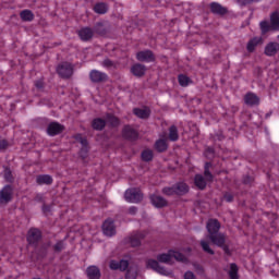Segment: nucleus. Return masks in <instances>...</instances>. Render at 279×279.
<instances>
[{
	"label": "nucleus",
	"mask_w": 279,
	"mask_h": 279,
	"mask_svg": "<svg viewBox=\"0 0 279 279\" xmlns=\"http://www.w3.org/2000/svg\"><path fill=\"white\" fill-rule=\"evenodd\" d=\"M206 229L208 234L204 240H201V246L206 254L213 256L215 251L210 248V243L217 245V247H223L226 245V234L219 232V230H221V223H219L217 219L208 220Z\"/></svg>",
	"instance_id": "obj_1"
},
{
	"label": "nucleus",
	"mask_w": 279,
	"mask_h": 279,
	"mask_svg": "<svg viewBox=\"0 0 279 279\" xmlns=\"http://www.w3.org/2000/svg\"><path fill=\"white\" fill-rule=\"evenodd\" d=\"M157 260L159 263H166L167 265H169L173 263V260H180L181 263H184V260H186V257L178 251H170L169 253L158 255Z\"/></svg>",
	"instance_id": "obj_2"
},
{
	"label": "nucleus",
	"mask_w": 279,
	"mask_h": 279,
	"mask_svg": "<svg viewBox=\"0 0 279 279\" xmlns=\"http://www.w3.org/2000/svg\"><path fill=\"white\" fill-rule=\"evenodd\" d=\"M124 199L131 204H138V202H143V192L134 187L129 189L124 193Z\"/></svg>",
	"instance_id": "obj_3"
},
{
	"label": "nucleus",
	"mask_w": 279,
	"mask_h": 279,
	"mask_svg": "<svg viewBox=\"0 0 279 279\" xmlns=\"http://www.w3.org/2000/svg\"><path fill=\"white\" fill-rule=\"evenodd\" d=\"M57 73L60 75V77L69 78L71 75H73V65L69 62H63L58 65Z\"/></svg>",
	"instance_id": "obj_4"
},
{
	"label": "nucleus",
	"mask_w": 279,
	"mask_h": 279,
	"mask_svg": "<svg viewBox=\"0 0 279 279\" xmlns=\"http://www.w3.org/2000/svg\"><path fill=\"white\" fill-rule=\"evenodd\" d=\"M89 80L94 84H99L101 82H108V74H106L99 70H92L89 73Z\"/></svg>",
	"instance_id": "obj_5"
},
{
	"label": "nucleus",
	"mask_w": 279,
	"mask_h": 279,
	"mask_svg": "<svg viewBox=\"0 0 279 279\" xmlns=\"http://www.w3.org/2000/svg\"><path fill=\"white\" fill-rule=\"evenodd\" d=\"M102 232L106 236H114V234H117V227L114 226V221H112V219H107L102 223Z\"/></svg>",
	"instance_id": "obj_6"
},
{
	"label": "nucleus",
	"mask_w": 279,
	"mask_h": 279,
	"mask_svg": "<svg viewBox=\"0 0 279 279\" xmlns=\"http://www.w3.org/2000/svg\"><path fill=\"white\" fill-rule=\"evenodd\" d=\"M147 267H149L150 269H154V271H157V274H160L161 276H170L171 271L165 269V267H161L160 264H158L157 260L154 259H149L147 262Z\"/></svg>",
	"instance_id": "obj_7"
},
{
	"label": "nucleus",
	"mask_w": 279,
	"mask_h": 279,
	"mask_svg": "<svg viewBox=\"0 0 279 279\" xmlns=\"http://www.w3.org/2000/svg\"><path fill=\"white\" fill-rule=\"evenodd\" d=\"M136 58L140 62H154L156 57L151 50H143L136 53Z\"/></svg>",
	"instance_id": "obj_8"
},
{
	"label": "nucleus",
	"mask_w": 279,
	"mask_h": 279,
	"mask_svg": "<svg viewBox=\"0 0 279 279\" xmlns=\"http://www.w3.org/2000/svg\"><path fill=\"white\" fill-rule=\"evenodd\" d=\"M77 34L83 43H88V40H93V36H95V31H93L90 27H84L81 28Z\"/></svg>",
	"instance_id": "obj_9"
},
{
	"label": "nucleus",
	"mask_w": 279,
	"mask_h": 279,
	"mask_svg": "<svg viewBox=\"0 0 279 279\" xmlns=\"http://www.w3.org/2000/svg\"><path fill=\"white\" fill-rule=\"evenodd\" d=\"M47 132L49 136H57V134H62V132H64V125L58 122H51L47 128Z\"/></svg>",
	"instance_id": "obj_10"
},
{
	"label": "nucleus",
	"mask_w": 279,
	"mask_h": 279,
	"mask_svg": "<svg viewBox=\"0 0 279 279\" xmlns=\"http://www.w3.org/2000/svg\"><path fill=\"white\" fill-rule=\"evenodd\" d=\"M41 239L40 230L38 229H31L28 231L27 241L29 245H38V241Z\"/></svg>",
	"instance_id": "obj_11"
},
{
	"label": "nucleus",
	"mask_w": 279,
	"mask_h": 279,
	"mask_svg": "<svg viewBox=\"0 0 279 279\" xmlns=\"http://www.w3.org/2000/svg\"><path fill=\"white\" fill-rule=\"evenodd\" d=\"M12 199V186L7 185L0 191V204H8Z\"/></svg>",
	"instance_id": "obj_12"
},
{
	"label": "nucleus",
	"mask_w": 279,
	"mask_h": 279,
	"mask_svg": "<svg viewBox=\"0 0 279 279\" xmlns=\"http://www.w3.org/2000/svg\"><path fill=\"white\" fill-rule=\"evenodd\" d=\"M122 136L128 141H136V138H138V132L132 129V126L126 125L122 131Z\"/></svg>",
	"instance_id": "obj_13"
},
{
	"label": "nucleus",
	"mask_w": 279,
	"mask_h": 279,
	"mask_svg": "<svg viewBox=\"0 0 279 279\" xmlns=\"http://www.w3.org/2000/svg\"><path fill=\"white\" fill-rule=\"evenodd\" d=\"M279 51V44L278 43H269L266 45L264 53L265 56H268L269 58L276 56V53H278Z\"/></svg>",
	"instance_id": "obj_14"
},
{
	"label": "nucleus",
	"mask_w": 279,
	"mask_h": 279,
	"mask_svg": "<svg viewBox=\"0 0 279 279\" xmlns=\"http://www.w3.org/2000/svg\"><path fill=\"white\" fill-rule=\"evenodd\" d=\"M244 102L246 104V106H258L260 104V98H258V96H256V94L254 93H247L244 96Z\"/></svg>",
	"instance_id": "obj_15"
},
{
	"label": "nucleus",
	"mask_w": 279,
	"mask_h": 279,
	"mask_svg": "<svg viewBox=\"0 0 279 279\" xmlns=\"http://www.w3.org/2000/svg\"><path fill=\"white\" fill-rule=\"evenodd\" d=\"M145 236H147V232L145 231L136 232L135 234L131 235L130 243L132 247H138V245H141V240L145 239Z\"/></svg>",
	"instance_id": "obj_16"
},
{
	"label": "nucleus",
	"mask_w": 279,
	"mask_h": 279,
	"mask_svg": "<svg viewBox=\"0 0 279 279\" xmlns=\"http://www.w3.org/2000/svg\"><path fill=\"white\" fill-rule=\"evenodd\" d=\"M150 202L156 208H165V206H167V199L160 195H151Z\"/></svg>",
	"instance_id": "obj_17"
},
{
	"label": "nucleus",
	"mask_w": 279,
	"mask_h": 279,
	"mask_svg": "<svg viewBox=\"0 0 279 279\" xmlns=\"http://www.w3.org/2000/svg\"><path fill=\"white\" fill-rule=\"evenodd\" d=\"M133 114H135V117H137L138 119H149L151 111L147 107L135 108L133 109Z\"/></svg>",
	"instance_id": "obj_18"
},
{
	"label": "nucleus",
	"mask_w": 279,
	"mask_h": 279,
	"mask_svg": "<svg viewBox=\"0 0 279 279\" xmlns=\"http://www.w3.org/2000/svg\"><path fill=\"white\" fill-rule=\"evenodd\" d=\"M146 71H147V68L141 63H136L131 68V73H133L135 77H143Z\"/></svg>",
	"instance_id": "obj_19"
},
{
	"label": "nucleus",
	"mask_w": 279,
	"mask_h": 279,
	"mask_svg": "<svg viewBox=\"0 0 279 279\" xmlns=\"http://www.w3.org/2000/svg\"><path fill=\"white\" fill-rule=\"evenodd\" d=\"M210 10L213 14H219L220 16H223V14H228V9L217 2H213L210 4Z\"/></svg>",
	"instance_id": "obj_20"
},
{
	"label": "nucleus",
	"mask_w": 279,
	"mask_h": 279,
	"mask_svg": "<svg viewBox=\"0 0 279 279\" xmlns=\"http://www.w3.org/2000/svg\"><path fill=\"white\" fill-rule=\"evenodd\" d=\"M129 265L130 264L125 259H122L120 262L111 260L110 262V269H120V271H125L128 269Z\"/></svg>",
	"instance_id": "obj_21"
},
{
	"label": "nucleus",
	"mask_w": 279,
	"mask_h": 279,
	"mask_svg": "<svg viewBox=\"0 0 279 279\" xmlns=\"http://www.w3.org/2000/svg\"><path fill=\"white\" fill-rule=\"evenodd\" d=\"M262 40H263V38H260V37H254V38L250 39V41L246 45V50L248 51V53H254V51L256 50V47H258V45H260Z\"/></svg>",
	"instance_id": "obj_22"
},
{
	"label": "nucleus",
	"mask_w": 279,
	"mask_h": 279,
	"mask_svg": "<svg viewBox=\"0 0 279 279\" xmlns=\"http://www.w3.org/2000/svg\"><path fill=\"white\" fill-rule=\"evenodd\" d=\"M88 279H99L101 278V271L97 268V266H89L86 269Z\"/></svg>",
	"instance_id": "obj_23"
},
{
	"label": "nucleus",
	"mask_w": 279,
	"mask_h": 279,
	"mask_svg": "<svg viewBox=\"0 0 279 279\" xmlns=\"http://www.w3.org/2000/svg\"><path fill=\"white\" fill-rule=\"evenodd\" d=\"M270 25L272 32L279 31V12H275L270 15Z\"/></svg>",
	"instance_id": "obj_24"
},
{
	"label": "nucleus",
	"mask_w": 279,
	"mask_h": 279,
	"mask_svg": "<svg viewBox=\"0 0 279 279\" xmlns=\"http://www.w3.org/2000/svg\"><path fill=\"white\" fill-rule=\"evenodd\" d=\"M101 66H104V69H108V71H114V69H117L119 64L117 63V61H112L109 58H107L101 61Z\"/></svg>",
	"instance_id": "obj_25"
},
{
	"label": "nucleus",
	"mask_w": 279,
	"mask_h": 279,
	"mask_svg": "<svg viewBox=\"0 0 279 279\" xmlns=\"http://www.w3.org/2000/svg\"><path fill=\"white\" fill-rule=\"evenodd\" d=\"M36 182H37V184H40V185H43V184H52L53 179L49 174H41V175H38L36 178Z\"/></svg>",
	"instance_id": "obj_26"
},
{
	"label": "nucleus",
	"mask_w": 279,
	"mask_h": 279,
	"mask_svg": "<svg viewBox=\"0 0 279 279\" xmlns=\"http://www.w3.org/2000/svg\"><path fill=\"white\" fill-rule=\"evenodd\" d=\"M92 128L94 130H98V131L104 130V128H106V120H104L101 118L94 119L92 122Z\"/></svg>",
	"instance_id": "obj_27"
},
{
	"label": "nucleus",
	"mask_w": 279,
	"mask_h": 279,
	"mask_svg": "<svg viewBox=\"0 0 279 279\" xmlns=\"http://www.w3.org/2000/svg\"><path fill=\"white\" fill-rule=\"evenodd\" d=\"M174 191L177 192V195H186V193H189V185H186V183H177L174 185Z\"/></svg>",
	"instance_id": "obj_28"
},
{
	"label": "nucleus",
	"mask_w": 279,
	"mask_h": 279,
	"mask_svg": "<svg viewBox=\"0 0 279 279\" xmlns=\"http://www.w3.org/2000/svg\"><path fill=\"white\" fill-rule=\"evenodd\" d=\"M195 185L204 191L206 189V179L202 174H196L194 179Z\"/></svg>",
	"instance_id": "obj_29"
},
{
	"label": "nucleus",
	"mask_w": 279,
	"mask_h": 279,
	"mask_svg": "<svg viewBox=\"0 0 279 279\" xmlns=\"http://www.w3.org/2000/svg\"><path fill=\"white\" fill-rule=\"evenodd\" d=\"M94 11L96 12V14H106V12H108V4L99 2L95 4Z\"/></svg>",
	"instance_id": "obj_30"
},
{
	"label": "nucleus",
	"mask_w": 279,
	"mask_h": 279,
	"mask_svg": "<svg viewBox=\"0 0 279 279\" xmlns=\"http://www.w3.org/2000/svg\"><path fill=\"white\" fill-rule=\"evenodd\" d=\"M178 138H180V135L178 134V126L171 125L169 129V140L175 142Z\"/></svg>",
	"instance_id": "obj_31"
},
{
	"label": "nucleus",
	"mask_w": 279,
	"mask_h": 279,
	"mask_svg": "<svg viewBox=\"0 0 279 279\" xmlns=\"http://www.w3.org/2000/svg\"><path fill=\"white\" fill-rule=\"evenodd\" d=\"M22 21L31 22L34 21V13L29 10H24L20 13Z\"/></svg>",
	"instance_id": "obj_32"
},
{
	"label": "nucleus",
	"mask_w": 279,
	"mask_h": 279,
	"mask_svg": "<svg viewBox=\"0 0 279 279\" xmlns=\"http://www.w3.org/2000/svg\"><path fill=\"white\" fill-rule=\"evenodd\" d=\"M142 160H144L145 162L154 160V151L151 149H145L144 151H142Z\"/></svg>",
	"instance_id": "obj_33"
},
{
	"label": "nucleus",
	"mask_w": 279,
	"mask_h": 279,
	"mask_svg": "<svg viewBox=\"0 0 279 279\" xmlns=\"http://www.w3.org/2000/svg\"><path fill=\"white\" fill-rule=\"evenodd\" d=\"M167 141L165 140H158L156 143H155V148L157 149V151H167Z\"/></svg>",
	"instance_id": "obj_34"
},
{
	"label": "nucleus",
	"mask_w": 279,
	"mask_h": 279,
	"mask_svg": "<svg viewBox=\"0 0 279 279\" xmlns=\"http://www.w3.org/2000/svg\"><path fill=\"white\" fill-rule=\"evenodd\" d=\"M229 276L231 279H239V267L236 264L230 265Z\"/></svg>",
	"instance_id": "obj_35"
},
{
	"label": "nucleus",
	"mask_w": 279,
	"mask_h": 279,
	"mask_svg": "<svg viewBox=\"0 0 279 279\" xmlns=\"http://www.w3.org/2000/svg\"><path fill=\"white\" fill-rule=\"evenodd\" d=\"M137 274H138V268L136 266H131L126 272L125 278L126 279H136Z\"/></svg>",
	"instance_id": "obj_36"
},
{
	"label": "nucleus",
	"mask_w": 279,
	"mask_h": 279,
	"mask_svg": "<svg viewBox=\"0 0 279 279\" xmlns=\"http://www.w3.org/2000/svg\"><path fill=\"white\" fill-rule=\"evenodd\" d=\"M106 123H109V125H111L112 128H117V125H119L120 121L118 120L117 117H114L112 114H107Z\"/></svg>",
	"instance_id": "obj_37"
},
{
	"label": "nucleus",
	"mask_w": 279,
	"mask_h": 279,
	"mask_svg": "<svg viewBox=\"0 0 279 279\" xmlns=\"http://www.w3.org/2000/svg\"><path fill=\"white\" fill-rule=\"evenodd\" d=\"M259 27H260L263 36H265V34H267V32H271V24H269L267 21H262L259 23Z\"/></svg>",
	"instance_id": "obj_38"
},
{
	"label": "nucleus",
	"mask_w": 279,
	"mask_h": 279,
	"mask_svg": "<svg viewBox=\"0 0 279 279\" xmlns=\"http://www.w3.org/2000/svg\"><path fill=\"white\" fill-rule=\"evenodd\" d=\"M179 84L180 86H189L191 84V78L189 76L181 74L179 75Z\"/></svg>",
	"instance_id": "obj_39"
},
{
	"label": "nucleus",
	"mask_w": 279,
	"mask_h": 279,
	"mask_svg": "<svg viewBox=\"0 0 279 279\" xmlns=\"http://www.w3.org/2000/svg\"><path fill=\"white\" fill-rule=\"evenodd\" d=\"M94 32L100 36H104V34H106V26H104L102 23H97L94 27Z\"/></svg>",
	"instance_id": "obj_40"
},
{
	"label": "nucleus",
	"mask_w": 279,
	"mask_h": 279,
	"mask_svg": "<svg viewBox=\"0 0 279 279\" xmlns=\"http://www.w3.org/2000/svg\"><path fill=\"white\" fill-rule=\"evenodd\" d=\"M208 169H210V163L207 162L205 165V178H206L207 182H211L213 174L210 173V170H208Z\"/></svg>",
	"instance_id": "obj_41"
},
{
	"label": "nucleus",
	"mask_w": 279,
	"mask_h": 279,
	"mask_svg": "<svg viewBox=\"0 0 279 279\" xmlns=\"http://www.w3.org/2000/svg\"><path fill=\"white\" fill-rule=\"evenodd\" d=\"M162 193L163 195H177L175 185H173L172 187H163Z\"/></svg>",
	"instance_id": "obj_42"
},
{
	"label": "nucleus",
	"mask_w": 279,
	"mask_h": 279,
	"mask_svg": "<svg viewBox=\"0 0 279 279\" xmlns=\"http://www.w3.org/2000/svg\"><path fill=\"white\" fill-rule=\"evenodd\" d=\"M64 250V241H59L54 245V252H62Z\"/></svg>",
	"instance_id": "obj_43"
},
{
	"label": "nucleus",
	"mask_w": 279,
	"mask_h": 279,
	"mask_svg": "<svg viewBox=\"0 0 279 279\" xmlns=\"http://www.w3.org/2000/svg\"><path fill=\"white\" fill-rule=\"evenodd\" d=\"M4 179L7 180V182H12L13 178H12V172L10 171V169L4 170Z\"/></svg>",
	"instance_id": "obj_44"
},
{
	"label": "nucleus",
	"mask_w": 279,
	"mask_h": 279,
	"mask_svg": "<svg viewBox=\"0 0 279 279\" xmlns=\"http://www.w3.org/2000/svg\"><path fill=\"white\" fill-rule=\"evenodd\" d=\"M205 156H207V158H213V156H215V149L207 148L205 151Z\"/></svg>",
	"instance_id": "obj_45"
},
{
	"label": "nucleus",
	"mask_w": 279,
	"mask_h": 279,
	"mask_svg": "<svg viewBox=\"0 0 279 279\" xmlns=\"http://www.w3.org/2000/svg\"><path fill=\"white\" fill-rule=\"evenodd\" d=\"M136 213H138V208L136 206L129 208V215H136Z\"/></svg>",
	"instance_id": "obj_46"
},
{
	"label": "nucleus",
	"mask_w": 279,
	"mask_h": 279,
	"mask_svg": "<svg viewBox=\"0 0 279 279\" xmlns=\"http://www.w3.org/2000/svg\"><path fill=\"white\" fill-rule=\"evenodd\" d=\"M184 279H195V275L192 271H186L184 274Z\"/></svg>",
	"instance_id": "obj_47"
},
{
	"label": "nucleus",
	"mask_w": 279,
	"mask_h": 279,
	"mask_svg": "<svg viewBox=\"0 0 279 279\" xmlns=\"http://www.w3.org/2000/svg\"><path fill=\"white\" fill-rule=\"evenodd\" d=\"M223 199L226 202H232L234 199V196H232V194L227 193V194H225Z\"/></svg>",
	"instance_id": "obj_48"
},
{
	"label": "nucleus",
	"mask_w": 279,
	"mask_h": 279,
	"mask_svg": "<svg viewBox=\"0 0 279 279\" xmlns=\"http://www.w3.org/2000/svg\"><path fill=\"white\" fill-rule=\"evenodd\" d=\"M88 156V148H82L81 149V157L84 159Z\"/></svg>",
	"instance_id": "obj_49"
},
{
	"label": "nucleus",
	"mask_w": 279,
	"mask_h": 279,
	"mask_svg": "<svg viewBox=\"0 0 279 279\" xmlns=\"http://www.w3.org/2000/svg\"><path fill=\"white\" fill-rule=\"evenodd\" d=\"M240 5H247V3H252L254 0H236Z\"/></svg>",
	"instance_id": "obj_50"
},
{
	"label": "nucleus",
	"mask_w": 279,
	"mask_h": 279,
	"mask_svg": "<svg viewBox=\"0 0 279 279\" xmlns=\"http://www.w3.org/2000/svg\"><path fill=\"white\" fill-rule=\"evenodd\" d=\"M80 143L83 145V148H86V146L88 145V141H86V138L80 136Z\"/></svg>",
	"instance_id": "obj_51"
},
{
	"label": "nucleus",
	"mask_w": 279,
	"mask_h": 279,
	"mask_svg": "<svg viewBox=\"0 0 279 279\" xmlns=\"http://www.w3.org/2000/svg\"><path fill=\"white\" fill-rule=\"evenodd\" d=\"M35 86L36 88H43V86H45V83L43 81H36Z\"/></svg>",
	"instance_id": "obj_52"
},
{
	"label": "nucleus",
	"mask_w": 279,
	"mask_h": 279,
	"mask_svg": "<svg viewBox=\"0 0 279 279\" xmlns=\"http://www.w3.org/2000/svg\"><path fill=\"white\" fill-rule=\"evenodd\" d=\"M8 146V143L5 141L0 142V148L3 149Z\"/></svg>",
	"instance_id": "obj_53"
},
{
	"label": "nucleus",
	"mask_w": 279,
	"mask_h": 279,
	"mask_svg": "<svg viewBox=\"0 0 279 279\" xmlns=\"http://www.w3.org/2000/svg\"><path fill=\"white\" fill-rule=\"evenodd\" d=\"M250 182H252V178L246 177V178L244 179V184H250Z\"/></svg>",
	"instance_id": "obj_54"
}]
</instances>
